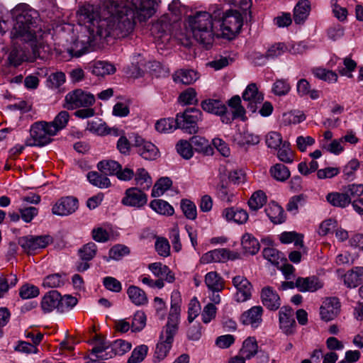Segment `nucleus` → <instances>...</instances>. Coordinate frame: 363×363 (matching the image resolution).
Returning <instances> with one entry per match:
<instances>
[{
    "instance_id": "f257e3e1",
    "label": "nucleus",
    "mask_w": 363,
    "mask_h": 363,
    "mask_svg": "<svg viewBox=\"0 0 363 363\" xmlns=\"http://www.w3.org/2000/svg\"><path fill=\"white\" fill-rule=\"evenodd\" d=\"M78 21L85 25L89 36L82 35L67 48L70 57H79L89 52V48L108 36L124 38L132 32L133 22L125 16H111L98 11L93 5L82 7L77 12Z\"/></svg>"
},
{
    "instance_id": "f03ea898",
    "label": "nucleus",
    "mask_w": 363,
    "mask_h": 363,
    "mask_svg": "<svg viewBox=\"0 0 363 363\" xmlns=\"http://www.w3.org/2000/svg\"><path fill=\"white\" fill-rule=\"evenodd\" d=\"M13 28L11 38L29 43L33 54V58L40 57V48L44 47L48 30L43 29L38 12L26 4H19L11 11Z\"/></svg>"
},
{
    "instance_id": "7ed1b4c3",
    "label": "nucleus",
    "mask_w": 363,
    "mask_h": 363,
    "mask_svg": "<svg viewBox=\"0 0 363 363\" xmlns=\"http://www.w3.org/2000/svg\"><path fill=\"white\" fill-rule=\"evenodd\" d=\"M160 0H132V13L127 8L128 0H106L101 8L106 17L111 16H125L133 22V29L134 28L133 18L139 21H146L151 18L156 12V8L158 6Z\"/></svg>"
},
{
    "instance_id": "20e7f679",
    "label": "nucleus",
    "mask_w": 363,
    "mask_h": 363,
    "mask_svg": "<svg viewBox=\"0 0 363 363\" xmlns=\"http://www.w3.org/2000/svg\"><path fill=\"white\" fill-rule=\"evenodd\" d=\"M222 7L218 4L211 5L206 11H197L188 17V27L193 38L206 46L213 43L215 32L213 21L219 19Z\"/></svg>"
},
{
    "instance_id": "39448f33",
    "label": "nucleus",
    "mask_w": 363,
    "mask_h": 363,
    "mask_svg": "<svg viewBox=\"0 0 363 363\" xmlns=\"http://www.w3.org/2000/svg\"><path fill=\"white\" fill-rule=\"evenodd\" d=\"M55 135V129L50 127L47 122L35 123L30 130V138L26 140V146H44L51 142Z\"/></svg>"
},
{
    "instance_id": "423d86ee",
    "label": "nucleus",
    "mask_w": 363,
    "mask_h": 363,
    "mask_svg": "<svg viewBox=\"0 0 363 363\" xmlns=\"http://www.w3.org/2000/svg\"><path fill=\"white\" fill-rule=\"evenodd\" d=\"M221 35L228 39L233 38L240 30L242 26V17L241 13L236 10H230L220 15Z\"/></svg>"
},
{
    "instance_id": "0eeeda50",
    "label": "nucleus",
    "mask_w": 363,
    "mask_h": 363,
    "mask_svg": "<svg viewBox=\"0 0 363 363\" xmlns=\"http://www.w3.org/2000/svg\"><path fill=\"white\" fill-rule=\"evenodd\" d=\"M182 297L179 291L174 290L171 294V307L166 326L162 333L167 335V338L171 335L174 336L178 329L180 320Z\"/></svg>"
},
{
    "instance_id": "6e6552de",
    "label": "nucleus",
    "mask_w": 363,
    "mask_h": 363,
    "mask_svg": "<svg viewBox=\"0 0 363 363\" xmlns=\"http://www.w3.org/2000/svg\"><path fill=\"white\" fill-rule=\"evenodd\" d=\"M65 107L69 110L90 107L95 103V96L90 92L77 89L67 94Z\"/></svg>"
},
{
    "instance_id": "1a4fd4ad",
    "label": "nucleus",
    "mask_w": 363,
    "mask_h": 363,
    "mask_svg": "<svg viewBox=\"0 0 363 363\" xmlns=\"http://www.w3.org/2000/svg\"><path fill=\"white\" fill-rule=\"evenodd\" d=\"M202 113L200 110L190 108L182 113L177 115L178 128L183 130L189 134L196 133L198 131L197 123L201 120Z\"/></svg>"
},
{
    "instance_id": "9d476101",
    "label": "nucleus",
    "mask_w": 363,
    "mask_h": 363,
    "mask_svg": "<svg viewBox=\"0 0 363 363\" xmlns=\"http://www.w3.org/2000/svg\"><path fill=\"white\" fill-rule=\"evenodd\" d=\"M132 145L137 149V152L145 160H154L160 157L158 148L151 142L145 140L138 135H133Z\"/></svg>"
},
{
    "instance_id": "9b49d317",
    "label": "nucleus",
    "mask_w": 363,
    "mask_h": 363,
    "mask_svg": "<svg viewBox=\"0 0 363 363\" xmlns=\"http://www.w3.org/2000/svg\"><path fill=\"white\" fill-rule=\"evenodd\" d=\"M240 254L226 248H218L204 253L200 258V263L207 264L214 262H225L238 259Z\"/></svg>"
},
{
    "instance_id": "f8f14e48",
    "label": "nucleus",
    "mask_w": 363,
    "mask_h": 363,
    "mask_svg": "<svg viewBox=\"0 0 363 363\" xmlns=\"http://www.w3.org/2000/svg\"><path fill=\"white\" fill-rule=\"evenodd\" d=\"M51 242L52 238L49 235H28L18 239V244L23 251L28 254L33 253L39 249L45 248Z\"/></svg>"
},
{
    "instance_id": "ddd939ff",
    "label": "nucleus",
    "mask_w": 363,
    "mask_h": 363,
    "mask_svg": "<svg viewBox=\"0 0 363 363\" xmlns=\"http://www.w3.org/2000/svg\"><path fill=\"white\" fill-rule=\"evenodd\" d=\"M121 203L126 206L141 208L147 203V195L138 187H131L125 190Z\"/></svg>"
},
{
    "instance_id": "4468645a",
    "label": "nucleus",
    "mask_w": 363,
    "mask_h": 363,
    "mask_svg": "<svg viewBox=\"0 0 363 363\" xmlns=\"http://www.w3.org/2000/svg\"><path fill=\"white\" fill-rule=\"evenodd\" d=\"M233 284L236 289L234 294V300L237 303H243L250 300L252 297V285L243 276H236L233 279Z\"/></svg>"
},
{
    "instance_id": "2eb2a0df",
    "label": "nucleus",
    "mask_w": 363,
    "mask_h": 363,
    "mask_svg": "<svg viewBox=\"0 0 363 363\" xmlns=\"http://www.w3.org/2000/svg\"><path fill=\"white\" fill-rule=\"evenodd\" d=\"M242 99L246 103L247 108L251 112H256L258 106L264 100V95L258 90L256 84H250L242 93Z\"/></svg>"
},
{
    "instance_id": "dca6fc26",
    "label": "nucleus",
    "mask_w": 363,
    "mask_h": 363,
    "mask_svg": "<svg viewBox=\"0 0 363 363\" xmlns=\"http://www.w3.org/2000/svg\"><path fill=\"white\" fill-rule=\"evenodd\" d=\"M201 108L203 111L220 116L223 123H230L232 117L227 115V107L220 100L208 99L201 102Z\"/></svg>"
},
{
    "instance_id": "f3484780",
    "label": "nucleus",
    "mask_w": 363,
    "mask_h": 363,
    "mask_svg": "<svg viewBox=\"0 0 363 363\" xmlns=\"http://www.w3.org/2000/svg\"><path fill=\"white\" fill-rule=\"evenodd\" d=\"M263 313L261 306H254L240 315V321L244 325L257 328L262 324Z\"/></svg>"
},
{
    "instance_id": "a211bd4d",
    "label": "nucleus",
    "mask_w": 363,
    "mask_h": 363,
    "mask_svg": "<svg viewBox=\"0 0 363 363\" xmlns=\"http://www.w3.org/2000/svg\"><path fill=\"white\" fill-rule=\"evenodd\" d=\"M279 328L289 335L295 331L296 322L294 318V311L291 308L284 306L279 312Z\"/></svg>"
},
{
    "instance_id": "6ab92c4d",
    "label": "nucleus",
    "mask_w": 363,
    "mask_h": 363,
    "mask_svg": "<svg viewBox=\"0 0 363 363\" xmlns=\"http://www.w3.org/2000/svg\"><path fill=\"white\" fill-rule=\"evenodd\" d=\"M78 208V201L73 197H65L60 199L52 207L54 214L65 216L73 213Z\"/></svg>"
},
{
    "instance_id": "aec40b11",
    "label": "nucleus",
    "mask_w": 363,
    "mask_h": 363,
    "mask_svg": "<svg viewBox=\"0 0 363 363\" xmlns=\"http://www.w3.org/2000/svg\"><path fill=\"white\" fill-rule=\"evenodd\" d=\"M340 303L337 298H326L320 308V315L322 320L330 321L334 319L339 313Z\"/></svg>"
},
{
    "instance_id": "412c9836",
    "label": "nucleus",
    "mask_w": 363,
    "mask_h": 363,
    "mask_svg": "<svg viewBox=\"0 0 363 363\" xmlns=\"http://www.w3.org/2000/svg\"><path fill=\"white\" fill-rule=\"evenodd\" d=\"M260 298L262 304L270 311H276L281 306L279 294L270 286H265L262 289Z\"/></svg>"
},
{
    "instance_id": "4be33fe9",
    "label": "nucleus",
    "mask_w": 363,
    "mask_h": 363,
    "mask_svg": "<svg viewBox=\"0 0 363 363\" xmlns=\"http://www.w3.org/2000/svg\"><path fill=\"white\" fill-rule=\"evenodd\" d=\"M167 335L164 333H161L160 335V341L157 343L155 356H154V362H160L163 360L168 354L171 347L172 344L174 340V336L171 335V337L167 338Z\"/></svg>"
},
{
    "instance_id": "5701e85b",
    "label": "nucleus",
    "mask_w": 363,
    "mask_h": 363,
    "mask_svg": "<svg viewBox=\"0 0 363 363\" xmlns=\"http://www.w3.org/2000/svg\"><path fill=\"white\" fill-rule=\"evenodd\" d=\"M296 287L301 292H314L323 287L320 280L313 276L309 277H298L296 280Z\"/></svg>"
},
{
    "instance_id": "b1692460",
    "label": "nucleus",
    "mask_w": 363,
    "mask_h": 363,
    "mask_svg": "<svg viewBox=\"0 0 363 363\" xmlns=\"http://www.w3.org/2000/svg\"><path fill=\"white\" fill-rule=\"evenodd\" d=\"M199 78L197 72L191 69H180L172 75L173 81L177 84L189 85L194 83Z\"/></svg>"
},
{
    "instance_id": "393cba45",
    "label": "nucleus",
    "mask_w": 363,
    "mask_h": 363,
    "mask_svg": "<svg viewBox=\"0 0 363 363\" xmlns=\"http://www.w3.org/2000/svg\"><path fill=\"white\" fill-rule=\"evenodd\" d=\"M222 216L227 221H233L238 224L246 223L249 218L245 210L235 207L225 208L222 212Z\"/></svg>"
},
{
    "instance_id": "a878e982",
    "label": "nucleus",
    "mask_w": 363,
    "mask_h": 363,
    "mask_svg": "<svg viewBox=\"0 0 363 363\" xmlns=\"http://www.w3.org/2000/svg\"><path fill=\"white\" fill-rule=\"evenodd\" d=\"M345 285L347 288H356L363 281V267H354L343 276Z\"/></svg>"
},
{
    "instance_id": "bb28decb",
    "label": "nucleus",
    "mask_w": 363,
    "mask_h": 363,
    "mask_svg": "<svg viewBox=\"0 0 363 363\" xmlns=\"http://www.w3.org/2000/svg\"><path fill=\"white\" fill-rule=\"evenodd\" d=\"M60 294L55 290L47 293L42 298L41 308L44 313H50L53 310L58 311Z\"/></svg>"
},
{
    "instance_id": "cd10ccee",
    "label": "nucleus",
    "mask_w": 363,
    "mask_h": 363,
    "mask_svg": "<svg viewBox=\"0 0 363 363\" xmlns=\"http://www.w3.org/2000/svg\"><path fill=\"white\" fill-rule=\"evenodd\" d=\"M264 211L272 223L274 224H281L286 220L284 209L281 206L272 201L270 202L264 209Z\"/></svg>"
},
{
    "instance_id": "c85d7f7f",
    "label": "nucleus",
    "mask_w": 363,
    "mask_h": 363,
    "mask_svg": "<svg viewBox=\"0 0 363 363\" xmlns=\"http://www.w3.org/2000/svg\"><path fill=\"white\" fill-rule=\"evenodd\" d=\"M325 199L328 203L336 208H345L351 203V199L345 194L344 190L342 192L333 191L328 193Z\"/></svg>"
},
{
    "instance_id": "c756f323",
    "label": "nucleus",
    "mask_w": 363,
    "mask_h": 363,
    "mask_svg": "<svg viewBox=\"0 0 363 363\" xmlns=\"http://www.w3.org/2000/svg\"><path fill=\"white\" fill-rule=\"evenodd\" d=\"M311 3L308 0L299 1L294 9V19L296 23H303L309 15Z\"/></svg>"
},
{
    "instance_id": "7c9ffc66",
    "label": "nucleus",
    "mask_w": 363,
    "mask_h": 363,
    "mask_svg": "<svg viewBox=\"0 0 363 363\" xmlns=\"http://www.w3.org/2000/svg\"><path fill=\"white\" fill-rule=\"evenodd\" d=\"M258 345L254 337H247L242 343L240 350V356L245 359H250L257 353Z\"/></svg>"
},
{
    "instance_id": "2f4dec72",
    "label": "nucleus",
    "mask_w": 363,
    "mask_h": 363,
    "mask_svg": "<svg viewBox=\"0 0 363 363\" xmlns=\"http://www.w3.org/2000/svg\"><path fill=\"white\" fill-rule=\"evenodd\" d=\"M127 294L131 302L135 306H140L147 303L148 299L146 294L138 286H129Z\"/></svg>"
},
{
    "instance_id": "473e14b6",
    "label": "nucleus",
    "mask_w": 363,
    "mask_h": 363,
    "mask_svg": "<svg viewBox=\"0 0 363 363\" xmlns=\"http://www.w3.org/2000/svg\"><path fill=\"white\" fill-rule=\"evenodd\" d=\"M204 281L210 291H222L224 289V280L216 272H208Z\"/></svg>"
},
{
    "instance_id": "72a5a7b5",
    "label": "nucleus",
    "mask_w": 363,
    "mask_h": 363,
    "mask_svg": "<svg viewBox=\"0 0 363 363\" xmlns=\"http://www.w3.org/2000/svg\"><path fill=\"white\" fill-rule=\"evenodd\" d=\"M241 244L245 252L252 255L257 254L260 248L258 240L248 233L242 236Z\"/></svg>"
},
{
    "instance_id": "f704fd0d",
    "label": "nucleus",
    "mask_w": 363,
    "mask_h": 363,
    "mask_svg": "<svg viewBox=\"0 0 363 363\" xmlns=\"http://www.w3.org/2000/svg\"><path fill=\"white\" fill-rule=\"evenodd\" d=\"M91 69L92 74L99 77L113 74L116 70L115 66L113 64L106 61L95 62L93 63Z\"/></svg>"
},
{
    "instance_id": "c9c22d12",
    "label": "nucleus",
    "mask_w": 363,
    "mask_h": 363,
    "mask_svg": "<svg viewBox=\"0 0 363 363\" xmlns=\"http://www.w3.org/2000/svg\"><path fill=\"white\" fill-rule=\"evenodd\" d=\"M109 349L111 350V346L104 340L97 337L94 340V346L91 350V353L96 354L98 358L107 359L112 357L110 351L107 352Z\"/></svg>"
},
{
    "instance_id": "e433bc0d",
    "label": "nucleus",
    "mask_w": 363,
    "mask_h": 363,
    "mask_svg": "<svg viewBox=\"0 0 363 363\" xmlns=\"http://www.w3.org/2000/svg\"><path fill=\"white\" fill-rule=\"evenodd\" d=\"M133 177L135 179V184L140 186L139 189L147 190L152 186V178L144 168L138 169L135 174L134 173Z\"/></svg>"
},
{
    "instance_id": "4c0bfd02",
    "label": "nucleus",
    "mask_w": 363,
    "mask_h": 363,
    "mask_svg": "<svg viewBox=\"0 0 363 363\" xmlns=\"http://www.w3.org/2000/svg\"><path fill=\"white\" fill-rule=\"evenodd\" d=\"M86 178L91 184L100 189H106L111 185L110 179L106 176L95 171L89 172L86 174Z\"/></svg>"
},
{
    "instance_id": "58836bf2",
    "label": "nucleus",
    "mask_w": 363,
    "mask_h": 363,
    "mask_svg": "<svg viewBox=\"0 0 363 363\" xmlns=\"http://www.w3.org/2000/svg\"><path fill=\"white\" fill-rule=\"evenodd\" d=\"M266 194L262 190L255 191L248 200L247 204L250 210L257 211L267 202Z\"/></svg>"
},
{
    "instance_id": "ea45409f",
    "label": "nucleus",
    "mask_w": 363,
    "mask_h": 363,
    "mask_svg": "<svg viewBox=\"0 0 363 363\" xmlns=\"http://www.w3.org/2000/svg\"><path fill=\"white\" fill-rule=\"evenodd\" d=\"M296 90L300 96L308 95L312 99H317L320 96L319 92L317 90L311 89L309 82L305 79H301L298 81Z\"/></svg>"
},
{
    "instance_id": "a19ab883",
    "label": "nucleus",
    "mask_w": 363,
    "mask_h": 363,
    "mask_svg": "<svg viewBox=\"0 0 363 363\" xmlns=\"http://www.w3.org/2000/svg\"><path fill=\"white\" fill-rule=\"evenodd\" d=\"M228 106L233 109L232 113L227 112V115L232 117V121L236 118H244L245 111L241 105V99L239 96L236 95L232 97L228 101Z\"/></svg>"
},
{
    "instance_id": "79ce46f5",
    "label": "nucleus",
    "mask_w": 363,
    "mask_h": 363,
    "mask_svg": "<svg viewBox=\"0 0 363 363\" xmlns=\"http://www.w3.org/2000/svg\"><path fill=\"white\" fill-rule=\"evenodd\" d=\"M150 206L154 211L161 215L172 216L174 212L173 207L162 199L152 201Z\"/></svg>"
},
{
    "instance_id": "37998d69",
    "label": "nucleus",
    "mask_w": 363,
    "mask_h": 363,
    "mask_svg": "<svg viewBox=\"0 0 363 363\" xmlns=\"http://www.w3.org/2000/svg\"><path fill=\"white\" fill-rule=\"evenodd\" d=\"M98 169L105 175H116L120 170L121 164L114 160H104L97 164Z\"/></svg>"
},
{
    "instance_id": "c03bdc74",
    "label": "nucleus",
    "mask_w": 363,
    "mask_h": 363,
    "mask_svg": "<svg viewBox=\"0 0 363 363\" xmlns=\"http://www.w3.org/2000/svg\"><path fill=\"white\" fill-rule=\"evenodd\" d=\"M145 66V60L140 54L132 56L131 67L129 68L127 74L130 77L137 78L142 74V68Z\"/></svg>"
},
{
    "instance_id": "a18cd8bd",
    "label": "nucleus",
    "mask_w": 363,
    "mask_h": 363,
    "mask_svg": "<svg viewBox=\"0 0 363 363\" xmlns=\"http://www.w3.org/2000/svg\"><path fill=\"white\" fill-rule=\"evenodd\" d=\"M234 140L241 146L245 145H256L259 143V136L248 131L236 133L234 136Z\"/></svg>"
},
{
    "instance_id": "49530a36",
    "label": "nucleus",
    "mask_w": 363,
    "mask_h": 363,
    "mask_svg": "<svg viewBox=\"0 0 363 363\" xmlns=\"http://www.w3.org/2000/svg\"><path fill=\"white\" fill-rule=\"evenodd\" d=\"M178 128L177 118H162L155 123V129L161 133H169Z\"/></svg>"
},
{
    "instance_id": "de8ad7c7",
    "label": "nucleus",
    "mask_w": 363,
    "mask_h": 363,
    "mask_svg": "<svg viewBox=\"0 0 363 363\" xmlns=\"http://www.w3.org/2000/svg\"><path fill=\"white\" fill-rule=\"evenodd\" d=\"M320 146L323 150L335 155H339L345 150L343 143L340 138L330 141H321Z\"/></svg>"
},
{
    "instance_id": "09e8293b",
    "label": "nucleus",
    "mask_w": 363,
    "mask_h": 363,
    "mask_svg": "<svg viewBox=\"0 0 363 363\" xmlns=\"http://www.w3.org/2000/svg\"><path fill=\"white\" fill-rule=\"evenodd\" d=\"M91 235L94 241L101 243L111 240L113 237L111 230L102 226L94 228L91 230Z\"/></svg>"
},
{
    "instance_id": "8fccbe9b",
    "label": "nucleus",
    "mask_w": 363,
    "mask_h": 363,
    "mask_svg": "<svg viewBox=\"0 0 363 363\" xmlns=\"http://www.w3.org/2000/svg\"><path fill=\"white\" fill-rule=\"evenodd\" d=\"M279 239L283 244L294 242L297 247H303V236L294 231L283 232L279 235Z\"/></svg>"
},
{
    "instance_id": "3c124183",
    "label": "nucleus",
    "mask_w": 363,
    "mask_h": 363,
    "mask_svg": "<svg viewBox=\"0 0 363 363\" xmlns=\"http://www.w3.org/2000/svg\"><path fill=\"white\" fill-rule=\"evenodd\" d=\"M277 150V155L280 161L285 163H291L294 161V152L289 142L284 141Z\"/></svg>"
},
{
    "instance_id": "603ef678",
    "label": "nucleus",
    "mask_w": 363,
    "mask_h": 363,
    "mask_svg": "<svg viewBox=\"0 0 363 363\" xmlns=\"http://www.w3.org/2000/svg\"><path fill=\"white\" fill-rule=\"evenodd\" d=\"M97 250V245L93 242H89L79 248L78 252L80 258L84 261L88 262L96 256Z\"/></svg>"
},
{
    "instance_id": "864d4df0",
    "label": "nucleus",
    "mask_w": 363,
    "mask_h": 363,
    "mask_svg": "<svg viewBox=\"0 0 363 363\" xmlns=\"http://www.w3.org/2000/svg\"><path fill=\"white\" fill-rule=\"evenodd\" d=\"M172 184V180L168 177L160 178L154 185L152 190V197H160L168 190Z\"/></svg>"
},
{
    "instance_id": "5fc2aeb1",
    "label": "nucleus",
    "mask_w": 363,
    "mask_h": 363,
    "mask_svg": "<svg viewBox=\"0 0 363 363\" xmlns=\"http://www.w3.org/2000/svg\"><path fill=\"white\" fill-rule=\"evenodd\" d=\"M130 250L128 247L123 245H116L108 252V257H104L106 262L111 259L119 260L125 255H128Z\"/></svg>"
},
{
    "instance_id": "6e6d98bb",
    "label": "nucleus",
    "mask_w": 363,
    "mask_h": 363,
    "mask_svg": "<svg viewBox=\"0 0 363 363\" xmlns=\"http://www.w3.org/2000/svg\"><path fill=\"white\" fill-rule=\"evenodd\" d=\"M270 173L273 178L280 182H284L290 177L289 169L282 164H276L272 167Z\"/></svg>"
},
{
    "instance_id": "4d7b16f0",
    "label": "nucleus",
    "mask_w": 363,
    "mask_h": 363,
    "mask_svg": "<svg viewBox=\"0 0 363 363\" xmlns=\"http://www.w3.org/2000/svg\"><path fill=\"white\" fill-rule=\"evenodd\" d=\"M314 76L321 80L333 83L337 81V74L331 71L322 67H316L313 69Z\"/></svg>"
},
{
    "instance_id": "13d9d810",
    "label": "nucleus",
    "mask_w": 363,
    "mask_h": 363,
    "mask_svg": "<svg viewBox=\"0 0 363 363\" xmlns=\"http://www.w3.org/2000/svg\"><path fill=\"white\" fill-rule=\"evenodd\" d=\"M356 67L357 63L355 61L347 57L343 59L342 65L338 66L337 71L340 75L351 78L352 77V72L355 69Z\"/></svg>"
},
{
    "instance_id": "bf43d9fd",
    "label": "nucleus",
    "mask_w": 363,
    "mask_h": 363,
    "mask_svg": "<svg viewBox=\"0 0 363 363\" xmlns=\"http://www.w3.org/2000/svg\"><path fill=\"white\" fill-rule=\"evenodd\" d=\"M131 348V344L123 340H117L111 345L110 354L123 355L128 352Z\"/></svg>"
},
{
    "instance_id": "052dcab7",
    "label": "nucleus",
    "mask_w": 363,
    "mask_h": 363,
    "mask_svg": "<svg viewBox=\"0 0 363 363\" xmlns=\"http://www.w3.org/2000/svg\"><path fill=\"white\" fill-rule=\"evenodd\" d=\"M69 116L66 111H60L55 118L52 122L48 123L49 126L55 129V135L57 132L63 129L69 121Z\"/></svg>"
},
{
    "instance_id": "680f3d73",
    "label": "nucleus",
    "mask_w": 363,
    "mask_h": 363,
    "mask_svg": "<svg viewBox=\"0 0 363 363\" xmlns=\"http://www.w3.org/2000/svg\"><path fill=\"white\" fill-rule=\"evenodd\" d=\"M32 60L33 59H30L29 57L27 56L24 51L18 50L17 48H13L11 51L9 56V60L10 64L13 65L15 67L18 66L24 61H29Z\"/></svg>"
},
{
    "instance_id": "e2e57ef3",
    "label": "nucleus",
    "mask_w": 363,
    "mask_h": 363,
    "mask_svg": "<svg viewBox=\"0 0 363 363\" xmlns=\"http://www.w3.org/2000/svg\"><path fill=\"white\" fill-rule=\"evenodd\" d=\"M263 257L274 265H278L283 260V255L277 249L266 247L263 250Z\"/></svg>"
},
{
    "instance_id": "0e129e2a",
    "label": "nucleus",
    "mask_w": 363,
    "mask_h": 363,
    "mask_svg": "<svg viewBox=\"0 0 363 363\" xmlns=\"http://www.w3.org/2000/svg\"><path fill=\"white\" fill-rule=\"evenodd\" d=\"M65 281L59 274H50L43 279L42 285L44 288H57L63 286Z\"/></svg>"
},
{
    "instance_id": "69168bd1",
    "label": "nucleus",
    "mask_w": 363,
    "mask_h": 363,
    "mask_svg": "<svg viewBox=\"0 0 363 363\" xmlns=\"http://www.w3.org/2000/svg\"><path fill=\"white\" fill-rule=\"evenodd\" d=\"M17 282L18 279L15 274L0 277V298L3 297L9 288L14 286Z\"/></svg>"
},
{
    "instance_id": "338daca9",
    "label": "nucleus",
    "mask_w": 363,
    "mask_h": 363,
    "mask_svg": "<svg viewBox=\"0 0 363 363\" xmlns=\"http://www.w3.org/2000/svg\"><path fill=\"white\" fill-rule=\"evenodd\" d=\"M181 208L186 218L189 220H195L196 218V206L191 201L182 199L181 201Z\"/></svg>"
},
{
    "instance_id": "774afa93",
    "label": "nucleus",
    "mask_w": 363,
    "mask_h": 363,
    "mask_svg": "<svg viewBox=\"0 0 363 363\" xmlns=\"http://www.w3.org/2000/svg\"><path fill=\"white\" fill-rule=\"evenodd\" d=\"M148 352L147 345H141L136 347L132 352L128 363H140L145 358Z\"/></svg>"
}]
</instances>
